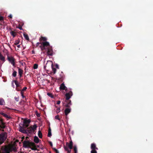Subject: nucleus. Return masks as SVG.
<instances>
[{
	"label": "nucleus",
	"instance_id": "nucleus-1",
	"mask_svg": "<svg viewBox=\"0 0 153 153\" xmlns=\"http://www.w3.org/2000/svg\"><path fill=\"white\" fill-rule=\"evenodd\" d=\"M0 153H10L12 152H16L17 149L13 145L9 144L1 146Z\"/></svg>",
	"mask_w": 153,
	"mask_h": 153
},
{
	"label": "nucleus",
	"instance_id": "nucleus-2",
	"mask_svg": "<svg viewBox=\"0 0 153 153\" xmlns=\"http://www.w3.org/2000/svg\"><path fill=\"white\" fill-rule=\"evenodd\" d=\"M73 142L71 140L70 143L68 142L66 143V146H64V148L65 150L68 153H70L71 152V149H73Z\"/></svg>",
	"mask_w": 153,
	"mask_h": 153
},
{
	"label": "nucleus",
	"instance_id": "nucleus-3",
	"mask_svg": "<svg viewBox=\"0 0 153 153\" xmlns=\"http://www.w3.org/2000/svg\"><path fill=\"white\" fill-rule=\"evenodd\" d=\"M37 126L36 125H34L33 126H31L29 127H28L26 130L27 131V135H29L30 134L32 133H34L35 134V131L36 129L37 128Z\"/></svg>",
	"mask_w": 153,
	"mask_h": 153
},
{
	"label": "nucleus",
	"instance_id": "nucleus-4",
	"mask_svg": "<svg viewBox=\"0 0 153 153\" xmlns=\"http://www.w3.org/2000/svg\"><path fill=\"white\" fill-rule=\"evenodd\" d=\"M50 47L49 43L48 42L46 41L45 42H41V45H40L39 47H40L42 51L46 50L48 48Z\"/></svg>",
	"mask_w": 153,
	"mask_h": 153
},
{
	"label": "nucleus",
	"instance_id": "nucleus-5",
	"mask_svg": "<svg viewBox=\"0 0 153 153\" xmlns=\"http://www.w3.org/2000/svg\"><path fill=\"white\" fill-rule=\"evenodd\" d=\"M35 143L32 142H30L28 140H25L23 142V147L25 148L30 147L31 146H34Z\"/></svg>",
	"mask_w": 153,
	"mask_h": 153
},
{
	"label": "nucleus",
	"instance_id": "nucleus-6",
	"mask_svg": "<svg viewBox=\"0 0 153 153\" xmlns=\"http://www.w3.org/2000/svg\"><path fill=\"white\" fill-rule=\"evenodd\" d=\"M6 133H3L0 134V145L2 144L6 140Z\"/></svg>",
	"mask_w": 153,
	"mask_h": 153
},
{
	"label": "nucleus",
	"instance_id": "nucleus-7",
	"mask_svg": "<svg viewBox=\"0 0 153 153\" xmlns=\"http://www.w3.org/2000/svg\"><path fill=\"white\" fill-rule=\"evenodd\" d=\"M91 148L92 149L91 152V153H97L96 150H98V148L96 147V144L95 143H92L91 144Z\"/></svg>",
	"mask_w": 153,
	"mask_h": 153
},
{
	"label": "nucleus",
	"instance_id": "nucleus-8",
	"mask_svg": "<svg viewBox=\"0 0 153 153\" xmlns=\"http://www.w3.org/2000/svg\"><path fill=\"white\" fill-rule=\"evenodd\" d=\"M7 59L8 61L11 63L13 66H14L15 65V59L12 56H7Z\"/></svg>",
	"mask_w": 153,
	"mask_h": 153
},
{
	"label": "nucleus",
	"instance_id": "nucleus-9",
	"mask_svg": "<svg viewBox=\"0 0 153 153\" xmlns=\"http://www.w3.org/2000/svg\"><path fill=\"white\" fill-rule=\"evenodd\" d=\"M72 95V92L71 91H70L68 93H67L65 95L66 97L65 100H69Z\"/></svg>",
	"mask_w": 153,
	"mask_h": 153
},
{
	"label": "nucleus",
	"instance_id": "nucleus-10",
	"mask_svg": "<svg viewBox=\"0 0 153 153\" xmlns=\"http://www.w3.org/2000/svg\"><path fill=\"white\" fill-rule=\"evenodd\" d=\"M65 102L66 103V104L65 105V103L63 104L65 107L70 108V105H71V101L69 100H65Z\"/></svg>",
	"mask_w": 153,
	"mask_h": 153
},
{
	"label": "nucleus",
	"instance_id": "nucleus-11",
	"mask_svg": "<svg viewBox=\"0 0 153 153\" xmlns=\"http://www.w3.org/2000/svg\"><path fill=\"white\" fill-rule=\"evenodd\" d=\"M47 49H48L47 52L48 55L51 56H52L53 51L52 48L50 47L49 48H48Z\"/></svg>",
	"mask_w": 153,
	"mask_h": 153
},
{
	"label": "nucleus",
	"instance_id": "nucleus-12",
	"mask_svg": "<svg viewBox=\"0 0 153 153\" xmlns=\"http://www.w3.org/2000/svg\"><path fill=\"white\" fill-rule=\"evenodd\" d=\"M0 114L3 116L4 117L6 118L7 120L10 119L11 118V117L8 115L7 114H6L5 113H4L3 112H0Z\"/></svg>",
	"mask_w": 153,
	"mask_h": 153
},
{
	"label": "nucleus",
	"instance_id": "nucleus-13",
	"mask_svg": "<svg viewBox=\"0 0 153 153\" xmlns=\"http://www.w3.org/2000/svg\"><path fill=\"white\" fill-rule=\"evenodd\" d=\"M59 89L60 90H65L66 91L67 90V88L65 86L64 83H62L60 85L59 87Z\"/></svg>",
	"mask_w": 153,
	"mask_h": 153
},
{
	"label": "nucleus",
	"instance_id": "nucleus-14",
	"mask_svg": "<svg viewBox=\"0 0 153 153\" xmlns=\"http://www.w3.org/2000/svg\"><path fill=\"white\" fill-rule=\"evenodd\" d=\"M71 111V109L69 108H66L65 110V114L66 116H67Z\"/></svg>",
	"mask_w": 153,
	"mask_h": 153
},
{
	"label": "nucleus",
	"instance_id": "nucleus-15",
	"mask_svg": "<svg viewBox=\"0 0 153 153\" xmlns=\"http://www.w3.org/2000/svg\"><path fill=\"white\" fill-rule=\"evenodd\" d=\"M47 39L45 37H43L42 36H41V37L39 39V40L40 42H42V41L45 42L46 41Z\"/></svg>",
	"mask_w": 153,
	"mask_h": 153
},
{
	"label": "nucleus",
	"instance_id": "nucleus-16",
	"mask_svg": "<svg viewBox=\"0 0 153 153\" xmlns=\"http://www.w3.org/2000/svg\"><path fill=\"white\" fill-rule=\"evenodd\" d=\"M19 131L23 133L26 134L27 133V131L26 129H24V128L21 126L20 127V128L19 129Z\"/></svg>",
	"mask_w": 153,
	"mask_h": 153
},
{
	"label": "nucleus",
	"instance_id": "nucleus-17",
	"mask_svg": "<svg viewBox=\"0 0 153 153\" xmlns=\"http://www.w3.org/2000/svg\"><path fill=\"white\" fill-rule=\"evenodd\" d=\"M13 82H14L16 88L20 87V88H21V87L20 84L19 83V82L17 81L16 80H15L13 81Z\"/></svg>",
	"mask_w": 153,
	"mask_h": 153
},
{
	"label": "nucleus",
	"instance_id": "nucleus-18",
	"mask_svg": "<svg viewBox=\"0 0 153 153\" xmlns=\"http://www.w3.org/2000/svg\"><path fill=\"white\" fill-rule=\"evenodd\" d=\"M39 139L37 136H35L34 137V141L36 143H38L39 142Z\"/></svg>",
	"mask_w": 153,
	"mask_h": 153
},
{
	"label": "nucleus",
	"instance_id": "nucleus-19",
	"mask_svg": "<svg viewBox=\"0 0 153 153\" xmlns=\"http://www.w3.org/2000/svg\"><path fill=\"white\" fill-rule=\"evenodd\" d=\"M23 34L24 37L26 40H29V36L26 33L24 32L23 33Z\"/></svg>",
	"mask_w": 153,
	"mask_h": 153
},
{
	"label": "nucleus",
	"instance_id": "nucleus-20",
	"mask_svg": "<svg viewBox=\"0 0 153 153\" xmlns=\"http://www.w3.org/2000/svg\"><path fill=\"white\" fill-rule=\"evenodd\" d=\"M5 104L4 100L2 98H0V105H4Z\"/></svg>",
	"mask_w": 153,
	"mask_h": 153
},
{
	"label": "nucleus",
	"instance_id": "nucleus-21",
	"mask_svg": "<svg viewBox=\"0 0 153 153\" xmlns=\"http://www.w3.org/2000/svg\"><path fill=\"white\" fill-rule=\"evenodd\" d=\"M51 67H52V69L53 72V74H55V73H56V69L55 68H54V67L53 66L52 64H51Z\"/></svg>",
	"mask_w": 153,
	"mask_h": 153
},
{
	"label": "nucleus",
	"instance_id": "nucleus-22",
	"mask_svg": "<svg viewBox=\"0 0 153 153\" xmlns=\"http://www.w3.org/2000/svg\"><path fill=\"white\" fill-rule=\"evenodd\" d=\"M10 33L13 36V37H15L16 35V33L15 32L13 31H11L10 32Z\"/></svg>",
	"mask_w": 153,
	"mask_h": 153
},
{
	"label": "nucleus",
	"instance_id": "nucleus-23",
	"mask_svg": "<svg viewBox=\"0 0 153 153\" xmlns=\"http://www.w3.org/2000/svg\"><path fill=\"white\" fill-rule=\"evenodd\" d=\"M38 135L40 138H42V134L40 130H39L38 133Z\"/></svg>",
	"mask_w": 153,
	"mask_h": 153
},
{
	"label": "nucleus",
	"instance_id": "nucleus-24",
	"mask_svg": "<svg viewBox=\"0 0 153 153\" xmlns=\"http://www.w3.org/2000/svg\"><path fill=\"white\" fill-rule=\"evenodd\" d=\"M30 123L29 120L27 119H25L24 120L23 123L28 124Z\"/></svg>",
	"mask_w": 153,
	"mask_h": 153
},
{
	"label": "nucleus",
	"instance_id": "nucleus-25",
	"mask_svg": "<svg viewBox=\"0 0 153 153\" xmlns=\"http://www.w3.org/2000/svg\"><path fill=\"white\" fill-rule=\"evenodd\" d=\"M23 72V71L21 69L19 68L18 69V72L19 75H20L21 74H22Z\"/></svg>",
	"mask_w": 153,
	"mask_h": 153
},
{
	"label": "nucleus",
	"instance_id": "nucleus-26",
	"mask_svg": "<svg viewBox=\"0 0 153 153\" xmlns=\"http://www.w3.org/2000/svg\"><path fill=\"white\" fill-rule=\"evenodd\" d=\"M74 153H77V147L76 146H74Z\"/></svg>",
	"mask_w": 153,
	"mask_h": 153
},
{
	"label": "nucleus",
	"instance_id": "nucleus-27",
	"mask_svg": "<svg viewBox=\"0 0 153 153\" xmlns=\"http://www.w3.org/2000/svg\"><path fill=\"white\" fill-rule=\"evenodd\" d=\"M16 74H17V72L15 71H13V72L12 74V76H13V77H16Z\"/></svg>",
	"mask_w": 153,
	"mask_h": 153
},
{
	"label": "nucleus",
	"instance_id": "nucleus-28",
	"mask_svg": "<svg viewBox=\"0 0 153 153\" xmlns=\"http://www.w3.org/2000/svg\"><path fill=\"white\" fill-rule=\"evenodd\" d=\"M38 67V65L36 64H35L34 65L33 68L34 69H36Z\"/></svg>",
	"mask_w": 153,
	"mask_h": 153
},
{
	"label": "nucleus",
	"instance_id": "nucleus-29",
	"mask_svg": "<svg viewBox=\"0 0 153 153\" xmlns=\"http://www.w3.org/2000/svg\"><path fill=\"white\" fill-rule=\"evenodd\" d=\"M47 95L49 97H51V98H53V96L52 95V94L51 93H47Z\"/></svg>",
	"mask_w": 153,
	"mask_h": 153
},
{
	"label": "nucleus",
	"instance_id": "nucleus-30",
	"mask_svg": "<svg viewBox=\"0 0 153 153\" xmlns=\"http://www.w3.org/2000/svg\"><path fill=\"white\" fill-rule=\"evenodd\" d=\"M19 40H17L15 41L14 44L15 45H17L19 43Z\"/></svg>",
	"mask_w": 153,
	"mask_h": 153
},
{
	"label": "nucleus",
	"instance_id": "nucleus-31",
	"mask_svg": "<svg viewBox=\"0 0 153 153\" xmlns=\"http://www.w3.org/2000/svg\"><path fill=\"white\" fill-rule=\"evenodd\" d=\"M29 126V125L27 124L23 123V126L25 128H27Z\"/></svg>",
	"mask_w": 153,
	"mask_h": 153
},
{
	"label": "nucleus",
	"instance_id": "nucleus-32",
	"mask_svg": "<svg viewBox=\"0 0 153 153\" xmlns=\"http://www.w3.org/2000/svg\"><path fill=\"white\" fill-rule=\"evenodd\" d=\"M48 136L49 137H51V131H48Z\"/></svg>",
	"mask_w": 153,
	"mask_h": 153
},
{
	"label": "nucleus",
	"instance_id": "nucleus-33",
	"mask_svg": "<svg viewBox=\"0 0 153 153\" xmlns=\"http://www.w3.org/2000/svg\"><path fill=\"white\" fill-rule=\"evenodd\" d=\"M20 79V81L19 82V83H20V84H22L23 83V79H21V78H19Z\"/></svg>",
	"mask_w": 153,
	"mask_h": 153
},
{
	"label": "nucleus",
	"instance_id": "nucleus-34",
	"mask_svg": "<svg viewBox=\"0 0 153 153\" xmlns=\"http://www.w3.org/2000/svg\"><path fill=\"white\" fill-rule=\"evenodd\" d=\"M55 118L56 119H57L60 120V119L59 117V115H57L55 116Z\"/></svg>",
	"mask_w": 153,
	"mask_h": 153
},
{
	"label": "nucleus",
	"instance_id": "nucleus-35",
	"mask_svg": "<svg viewBox=\"0 0 153 153\" xmlns=\"http://www.w3.org/2000/svg\"><path fill=\"white\" fill-rule=\"evenodd\" d=\"M41 42H37L36 44V47H38V46H39L40 45H41Z\"/></svg>",
	"mask_w": 153,
	"mask_h": 153
},
{
	"label": "nucleus",
	"instance_id": "nucleus-36",
	"mask_svg": "<svg viewBox=\"0 0 153 153\" xmlns=\"http://www.w3.org/2000/svg\"><path fill=\"white\" fill-rule=\"evenodd\" d=\"M33 147L32 148H30L32 150H35L36 149V146H35H35H32Z\"/></svg>",
	"mask_w": 153,
	"mask_h": 153
},
{
	"label": "nucleus",
	"instance_id": "nucleus-37",
	"mask_svg": "<svg viewBox=\"0 0 153 153\" xmlns=\"http://www.w3.org/2000/svg\"><path fill=\"white\" fill-rule=\"evenodd\" d=\"M14 99H15V100L17 102H18L19 100V97H14Z\"/></svg>",
	"mask_w": 153,
	"mask_h": 153
},
{
	"label": "nucleus",
	"instance_id": "nucleus-38",
	"mask_svg": "<svg viewBox=\"0 0 153 153\" xmlns=\"http://www.w3.org/2000/svg\"><path fill=\"white\" fill-rule=\"evenodd\" d=\"M27 89V87H24V88H23L22 89V90H21V91H26V90Z\"/></svg>",
	"mask_w": 153,
	"mask_h": 153
},
{
	"label": "nucleus",
	"instance_id": "nucleus-39",
	"mask_svg": "<svg viewBox=\"0 0 153 153\" xmlns=\"http://www.w3.org/2000/svg\"><path fill=\"white\" fill-rule=\"evenodd\" d=\"M60 110V108H59L57 110L56 112L57 113L59 112Z\"/></svg>",
	"mask_w": 153,
	"mask_h": 153
},
{
	"label": "nucleus",
	"instance_id": "nucleus-40",
	"mask_svg": "<svg viewBox=\"0 0 153 153\" xmlns=\"http://www.w3.org/2000/svg\"><path fill=\"white\" fill-rule=\"evenodd\" d=\"M61 102V101L60 100H58L56 104H59Z\"/></svg>",
	"mask_w": 153,
	"mask_h": 153
},
{
	"label": "nucleus",
	"instance_id": "nucleus-41",
	"mask_svg": "<svg viewBox=\"0 0 153 153\" xmlns=\"http://www.w3.org/2000/svg\"><path fill=\"white\" fill-rule=\"evenodd\" d=\"M11 19L12 18V15L11 14H10L8 16Z\"/></svg>",
	"mask_w": 153,
	"mask_h": 153
},
{
	"label": "nucleus",
	"instance_id": "nucleus-42",
	"mask_svg": "<svg viewBox=\"0 0 153 153\" xmlns=\"http://www.w3.org/2000/svg\"><path fill=\"white\" fill-rule=\"evenodd\" d=\"M18 28L20 30H22L23 29L22 26H19Z\"/></svg>",
	"mask_w": 153,
	"mask_h": 153
},
{
	"label": "nucleus",
	"instance_id": "nucleus-43",
	"mask_svg": "<svg viewBox=\"0 0 153 153\" xmlns=\"http://www.w3.org/2000/svg\"><path fill=\"white\" fill-rule=\"evenodd\" d=\"M21 96L23 95H24V92L22 91H21Z\"/></svg>",
	"mask_w": 153,
	"mask_h": 153
},
{
	"label": "nucleus",
	"instance_id": "nucleus-44",
	"mask_svg": "<svg viewBox=\"0 0 153 153\" xmlns=\"http://www.w3.org/2000/svg\"><path fill=\"white\" fill-rule=\"evenodd\" d=\"M55 66H56V68H57L58 69L59 68V66H58V65L57 64H56V65Z\"/></svg>",
	"mask_w": 153,
	"mask_h": 153
},
{
	"label": "nucleus",
	"instance_id": "nucleus-45",
	"mask_svg": "<svg viewBox=\"0 0 153 153\" xmlns=\"http://www.w3.org/2000/svg\"><path fill=\"white\" fill-rule=\"evenodd\" d=\"M53 149L55 152H56L58 151L57 149H56L55 148H53Z\"/></svg>",
	"mask_w": 153,
	"mask_h": 153
},
{
	"label": "nucleus",
	"instance_id": "nucleus-46",
	"mask_svg": "<svg viewBox=\"0 0 153 153\" xmlns=\"http://www.w3.org/2000/svg\"><path fill=\"white\" fill-rule=\"evenodd\" d=\"M53 149L55 152H56L58 151L57 149H56L55 148H53Z\"/></svg>",
	"mask_w": 153,
	"mask_h": 153
},
{
	"label": "nucleus",
	"instance_id": "nucleus-47",
	"mask_svg": "<svg viewBox=\"0 0 153 153\" xmlns=\"http://www.w3.org/2000/svg\"><path fill=\"white\" fill-rule=\"evenodd\" d=\"M53 149L55 152H56L58 151L57 149H56L55 148H53Z\"/></svg>",
	"mask_w": 153,
	"mask_h": 153
},
{
	"label": "nucleus",
	"instance_id": "nucleus-48",
	"mask_svg": "<svg viewBox=\"0 0 153 153\" xmlns=\"http://www.w3.org/2000/svg\"><path fill=\"white\" fill-rule=\"evenodd\" d=\"M53 149L55 152H56L58 151L57 149H56L55 148H53Z\"/></svg>",
	"mask_w": 153,
	"mask_h": 153
},
{
	"label": "nucleus",
	"instance_id": "nucleus-49",
	"mask_svg": "<svg viewBox=\"0 0 153 153\" xmlns=\"http://www.w3.org/2000/svg\"><path fill=\"white\" fill-rule=\"evenodd\" d=\"M22 98L23 99H24V98H25V96H24V95H22Z\"/></svg>",
	"mask_w": 153,
	"mask_h": 153
},
{
	"label": "nucleus",
	"instance_id": "nucleus-50",
	"mask_svg": "<svg viewBox=\"0 0 153 153\" xmlns=\"http://www.w3.org/2000/svg\"><path fill=\"white\" fill-rule=\"evenodd\" d=\"M16 90L17 91H20V90L18 88H16Z\"/></svg>",
	"mask_w": 153,
	"mask_h": 153
},
{
	"label": "nucleus",
	"instance_id": "nucleus-51",
	"mask_svg": "<svg viewBox=\"0 0 153 153\" xmlns=\"http://www.w3.org/2000/svg\"><path fill=\"white\" fill-rule=\"evenodd\" d=\"M19 75V78H21V77L22 76V74H21L20 75Z\"/></svg>",
	"mask_w": 153,
	"mask_h": 153
},
{
	"label": "nucleus",
	"instance_id": "nucleus-52",
	"mask_svg": "<svg viewBox=\"0 0 153 153\" xmlns=\"http://www.w3.org/2000/svg\"><path fill=\"white\" fill-rule=\"evenodd\" d=\"M48 131H51V128L50 127L48 129Z\"/></svg>",
	"mask_w": 153,
	"mask_h": 153
},
{
	"label": "nucleus",
	"instance_id": "nucleus-53",
	"mask_svg": "<svg viewBox=\"0 0 153 153\" xmlns=\"http://www.w3.org/2000/svg\"><path fill=\"white\" fill-rule=\"evenodd\" d=\"M50 144L51 146H52L53 145H52V143L51 142H50Z\"/></svg>",
	"mask_w": 153,
	"mask_h": 153
},
{
	"label": "nucleus",
	"instance_id": "nucleus-54",
	"mask_svg": "<svg viewBox=\"0 0 153 153\" xmlns=\"http://www.w3.org/2000/svg\"><path fill=\"white\" fill-rule=\"evenodd\" d=\"M17 47L18 48H20V45H18L17 46Z\"/></svg>",
	"mask_w": 153,
	"mask_h": 153
},
{
	"label": "nucleus",
	"instance_id": "nucleus-55",
	"mask_svg": "<svg viewBox=\"0 0 153 153\" xmlns=\"http://www.w3.org/2000/svg\"><path fill=\"white\" fill-rule=\"evenodd\" d=\"M36 115L38 117H39L40 116V115L38 114H36Z\"/></svg>",
	"mask_w": 153,
	"mask_h": 153
},
{
	"label": "nucleus",
	"instance_id": "nucleus-56",
	"mask_svg": "<svg viewBox=\"0 0 153 153\" xmlns=\"http://www.w3.org/2000/svg\"><path fill=\"white\" fill-rule=\"evenodd\" d=\"M32 53L33 54H34L35 53L34 51H32Z\"/></svg>",
	"mask_w": 153,
	"mask_h": 153
},
{
	"label": "nucleus",
	"instance_id": "nucleus-57",
	"mask_svg": "<svg viewBox=\"0 0 153 153\" xmlns=\"http://www.w3.org/2000/svg\"><path fill=\"white\" fill-rule=\"evenodd\" d=\"M7 108L8 109H9V110H10V109H11L10 108Z\"/></svg>",
	"mask_w": 153,
	"mask_h": 153
},
{
	"label": "nucleus",
	"instance_id": "nucleus-58",
	"mask_svg": "<svg viewBox=\"0 0 153 153\" xmlns=\"http://www.w3.org/2000/svg\"><path fill=\"white\" fill-rule=\"evenodd\" d=\"M56 153H59V151H58V150L57 151H56Z\"/></svg>",
	"mask_w": 153,
	"mask_h": 153
},
{
	"label": "nucleus",
	"instance_id": "nucleus-59",
	"mask_svg": "<svg viewBox=\"0 0 153 153\" xmlns=\"http://www.w3.org/2000/svg\"><path fill=\"white\" fill-rule=\"evenodd\" d=\"M60 79H58V80H60Z\"/></svg>",
	"mask_w": 153,
	"mask_h": 153
},
{
	"label": "nucleus",
	"instance_id": "nucleus-60",
	"mask_svg": "<svg viewBox=\"0 0 153 153\" xmlns=\"http://www.w3.org/2000/svg\"><path fill=\"white\" fill-rule=\"evenodd\" d=\"M26 138H28V137H26Z\"/></svg>",
	"mask_w": 153,
	"mask_h": 153
},
{
	"label": "nucleus",
	"instance_id": "nucleus-61",
	"mask_svg": "<svg viewBox=\"0 0 153 153\" xmlns=\"http://www.w3.org/2000/svg\"><path fill=\"white\" fill-rule=\"evenodd\" d=\"M0 25H2V24H0Z\"/></svg>",
	"mask_w": 153,
	"mask_h": 153
}]
</instances>
